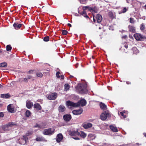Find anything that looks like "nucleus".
Segmentation results:
<instances>
[{
	"label": "nucleus",
	"mask_w": 146,
	"mask_h": 146,
	"mask_svg": "<svg viewBox=\"0 0 146 146\" xmlns=\"http://www.w3.org/2000/svg\"><path fill=\"white\" fill-rule=\"evenodd\" d=\"M78 89L81 94L86 93L87 92L86 89L87 85L86 84H79L77 86Z\"/></svg>",
	"instance_id": "f257e3e1"
},
{
	"label": "nucleus",
	"mask_w": 146,
	"mask_h": 146,
	"mask_svg": "<svg viewBox=\"0 0 146 146\" xmlns=\"http://www.w3.org/2000/svg\"><path fill=\"white\" fill-rule=\"evenodd\" d=\"M69 134L70 135L73 136L72 138L73 139L76 140L80 139L78 137L80 135V133L77 131H70L69 132Z\"/></svg>",
	"instance_id": "f03ea898"
},
{
	"label": "nucleus",
	"mask_w": 146,
	"mask_h": 146,
	"mask_svg": "<svg viewBox=\"0 0 146 146\" xmlns=\"http://www.w3.org/2000/svg\"><path fill=\"white\" fill-rule=\"evenodd\" d=\"M55 129L53 128L44 129L42 131L43 134L45 135H51L53 134Z\"/></svg>",
	"instance_id": "7ed1b4c3"
},
{
	"label": "nucleus",
	"mask_w": 146,
	"mask_h": 146,
	"mask_svg": "<svg viewBox=\"0 0 146 146\" xmlns=\"http://www.w3.org/2000/svg\"><path fill=\"white\" fill-rule=\"evenodd\" d=\"M15 125V124L12 122L8 123L6 125H4L2 127L3 130L5 131L9 130L11 128Z\"/></svg>",
	"instance_id": "20e7f679"
},
{
	"label": "nucleus",
	"mask_w": 146,
	"mask_h": 146,
	"mask_svg": "<svg viewBox=\"0 0 146 146\" xmlns=\"http://www.w3.org/2000/svg\"><path fill=\"white\" fill-rule=\"evenodd\" d=\"M57 96V93L54 92L52 93L49 95H47L46 96L48 100H54L56 98Z\"/></svg>",
	"instance_id": "39448f33"
},
{
	"label": "nucleus",
	"mask_w": 146,
	"mask_h": 146,
	"mask_svg": "<svg viewBox=\"0 0 146 146\" xmlns=\"http://www.w3.org/2000/svg\"><path fill=\"white\" fill-rule=\"evenodd\" d=\"M134 36L137 40H141L143 39H145V36L139 33H136L134 34Z\"/></svg>",
	"instance_id": "423d86ee"
},
{
	"label": "nucleus",
	"mask_w": 146,
	"mask_h": 146,
	"mask_svg": "<svg viewBox=\"0 0 146 146\" xmlns=\"http://www.w3.org/2000/svg\"><path fill=\"white\" fill-rule=\"evenodd\" d=\"M76 104H77V105H76L77 107L80 106H83L86 105V102L84 99H83L78 101V102L76 103Z\"/></svg>",
	"instance_id": "0eeeda50"
},
{
	"label": "nucleus",
	"mask_w": 146,
	"mask_h": 146,
	"mask_svg": "<svg viewBox=\"0 0 146 146\" xmlns=\"http://www.w3.org/2000/svg\"><path fill=\"white\" fill-rule=\"evenodd\" d=\"M109 115L110 114L109 113H107L106 111H104L102 113L100 116V118L102 120H105Z\"/></svg>",
	"instance_id": "6e6552de"
},
{
	"label": "nucleus",
	"mask_w": 146,
	"mask_h": 146,
	"mask_svg": "<svg viewBox=\"0 0 146 146\" xmlns=\"http://www.w3.org/2000/svg\"><path fill=\"white\" fill-rule=\"evenodd\" d=\"M63 118L66 122L69 121L72 118L71 115L70 114H66L63 116Z\"/></svg>",
	"instance_id": "1a4fd4ad"
},
{
	"label": "nucleus",
	"mask_w": 146,
	"mask_h": 146,
	"mask_svg": "<svg viewBox=\"0 0 146 146\" xmlns=\"http://www.w3.org/2000/svg\"><path fill=\"white\" fill-rule=\"evenodd\" d=\"M77 104L76 103H74L70 101H68L66 102V104L68 106H70L75 107H77L76 105H77Z\"/></svg>",
	"instance_id": "9d476101"
},
{
	"label": "nucleus",
	"mask_w": 146,
	"mask_h": 146,
	"mask_svg": "<svg viewBox=\"0 0 146 146\" xmlns=\"http://www.w3.org/2000/svg\"><path fill=\"white\" fill-rule=\"evenodd\" d=\"M83 111L82 109H80L78 110H74L72 111V113L75 115H80L82 113Z\"/></svg>",
	"instance_id": "9b49d317"
},
{
	"label": "nucleus",
	"mask_w": 146,
	"mask_h": 146,
	"mask_svg": "<svg viewBox=\"0 0 146 146\" xmlns=\"http://www.w3.org/2000/svg\"><path fill=\"white\" fill-rule=\"evenodd\" d=\"M27 108L29 109L31 108L33 106V103L30 100H27L26 102Z\"/></svg>",
	"instance_id": "f8f14e48"
},
{
	"label": "nucleus",
	"mask_w": 146,
	"mask_h": 146,
	"mask_svg": "<svg viewBox=\"0 0 146 146\" xmlns=\"http://www.w3.org/2000/svg\"><path fill=\"white\" fill-rule=\"evenodd\" d=\"M63 139V136L62 134H58L56 138V140L59 143Z\"/></svg>",
	"instance_id": "ddd939ff"
},
{
	"label": "nucleus",
	"mask_w": 146,
	"mask_h": 146,
	"mask_svg": "<svg viewBox=\"0 0 146 146\" xmlns=\"http://www.w3.org/2000/svg\"><path fill=\"white\" fill-rule=\"evenodd\" d=\"M97 22L98 23H100L101 22L102 20V16L99 14H97L95 17Z\"/></svg>",
	"instance_id": "4468645a"
},
{
	"label": "nucleus",
	"mask_w": 146,
	"mask_h": 146,
	"mask_svg": "<svg viewBox=\"0 0 146 146\" xmlns=\"http://www.w3.org/2000/svg\"><path fill=\"white\" fill-rule=\"evenodd\" d=\"M82 126L85 129H86L92 127V124L90 123H86L83 124Z\"/></svg>",
	"instance_id": "2eb2a0df"
},
{
	"label": "nucleus",
	"mask_w": 146,
	"mask_h": 146,
	"mask_svg": "<svg viewBox=\"0 0 146 146\" xmlns=\"http://www.w3.org/2000/svg\"><path fill=\"white\" fill-rule=\"evenodd\" d=\"M66 110L65 107L62 105H60L58 108V110L60 112H62Z\"/></svg>",
	"instance_id": "dca6fc26"
},
{
	"label": "nucleus",
	"mask_w": 146,
	"mask_h": 146,
	"mask_svg": "<svg viewBox=\"0 0 146 146\" xmlns=\"http://www.w3.org/2000/svg\"><path fill=\"white\" fill-rule=\"evenodd\" d=\"M1 98H9L11 96L9 93L6 94H2L1 95Z\"/></svg>",
	"instance_id": "f3484780"
},
{
	"label": "nucleus",
	"mask_w": 146,
	"mask_h": 146,
	"mask_svg": "<svg viewBox=\"0 0 146 146\" xmlns=\"http://www.w3.org/2000/svg\"><path fill=\"white\" fill-rule=\"evenodd\" d=\"M8 110L10 112L13 113L14 112V108L12 106L11 104L9 105L7 107Z\"/></svg>",
	"instance_id": "a211bd4d"
},
{
	"label": "nucleus",
	"mask_w": 146,
	"mask_h": 146,
	"mask_svg": "<svg viewBox=\"0 0 146 146\" xmlns=\"http://www.w3.org/2000/svg\"><path fill=\"white\" fill-rule=\"evenodd\" d=\"M22 25V24H18V23H15L13 25V27L16 29H19L21 27Z\"/></svg>",
	"instance_id": "6ab92c4d"
},
{
	"label": "nucleus",
	"mask_w": 146,
	"mask_h": 146,
	"mask_svg": "<svg viewBox=\"0 0 146 146\" xmlns=\"http://www.w3.org/2000/svg\"><path fill=\"white\" fill-rule=\"evenodd\" d=\"M28 139V137H27V135H25L23 136V137L22 138V139L23 140V142H21V144H25L26 142L27 141Z\"/></svg>",
	"instance_id": "aec40b11"
},
{
	"label": "nucleus",
	"mask_w": 146,
	"mask_h": 146,
	"mask_svg": "<svg viewBox=\"0 0 146 146\" xmlns=\"http://www.w3.org/2000/svg\"><path fill=\"white\" fill-rule=\"evenodd\" d=\"M129 30L131 32L134 33L135 31V28L133 26L129 25L128 26Z\"/></svg>",
	"instance_id": "412c9836"
},
{
	"label": "nucleus",
	"mask_w": 146,
	"mask_h": 146,
	"mask_svg": "<svg viewBox=\"0 0 146 146\" xmlns=\"http://www.w3.org/2000/svg\"><path fill=\"white\" fill-rule=\"evenodd\" d=\"M101 108L103 110H105L107 109L106 106L104 103L101 102L100 104Z\"/></svg>",
	"instance_id": "4be33fe9"
},
{
	"label": "nucleus",
	"mask_w": 146,
	"mask_h": 146,
	"mask_svg": "<svg viewBox=\"0 0 146 146\" xmlns=\"http://www.w3.org/2000/svg\"><path fill=\"white\" fill-rule=\"evenodd\" d=\"M110 129L113 131L117 132L118 131L117 128L115 127L113 125H110Z\"/></svg>",
	"instance_id": "5701e85b"
},
{
	"label": "nucleus",
	"mask_w": 146,
	"mask_h": 146,
	"mask_svg": "<svg viewBox=\"0 0 146 146\" xmlns=\"http://www.w3.org/2000/svg\"><path fill=\"white\" fill-rule=\"evenodd\" d=\"M18 81L20 82H28V80L27 78H20L19 79Z\"/></svg>",
	"instance_id": "b1692460"
},
{
	"label": "nucleus",
	"mask_w": 146,
	"mask_h": 146,
	"mask_svg": "<svg viewBox=\"0 0 146 146\" xmlns=\"http://www.w3.org/2000/svg\"><path fill=\"white\" fill-rule=\"evenodd\" d=\"M34 107L36 108L37 110H41V107L40 105L38 104H36L34 105Z\"/></svg>",
	"instance_id": "393cba45"
},
{
	"label": "nucleus",
	"mask_w": 146,
	"mask_h": 146,
	"mask_svg": "<svg viewBox=\"0 0 146 146\" xmlns=\"http://www.w3.org/2000/svg\"><path fill=\"white\" fill-rule=\"evenodd\" d=\"M36 141H46L45 139L43 137H37L36 139Z\"/></svg>",
	"instance_id": "a878e982"
},
{
	"label": "nucleus",
	"mask_w": 146,
	"mask_h": 146,
	"mask_svg": "<svg viewBox=\"0 0 146 146\" xmlns=\"http://www.w3.org/2000/svg\"><path fill=\"white\" fill-rule=\"evenodd\" d=\"M70 86L68 84H65L64 85V90L67 91L70 88Z\"/></svg>",
	"instance_id": "bb28decb"
},
{
	"label": "nucleus",
	"mask_w": 146,
	"mask_h": 146,
	"mask_svg": "<svg viewBox=\"0 0 146 146\" xmlns=\"http://www.w3.org/2000/svg\"><path fill=\"white\" fill-rule=\"evenodd\" d=\"M81 137L84 138L86 137V134L82 131H81V133H80V135Z\"/></svg>",
	"instance_id": "cd10ccee"
},
{
	"label": "nucleus",
	"mask_w": 146,
	"mask_h": 146,
	"mask_svg": "<svg viewBox=\"0 0 146 146\" xmlns=\"http://www.w3.org/2000/svg\"><path fill=\"white\" fill-rule=\"evenodd\" d=\"M31 114L30 111L29 110H27L25 113V115L26 117H29Z\"/></svg>",
	"instance_id": "c85d7f7f"
},
{
	"label": "nucleus",
	"mask_w": 146,
	"mask_h": 146,
	"mask_svg": "<svg viewBox=\"0 0 146 146\" xmlns=\"http://www.w3.org/2000/svg\"><path fill=\"white\" fill-rule=\"evenodd\" d=\"M7 66V64L5 62H3L0 64V67H5Z\"/></svg>",
	"instance_id": "c756f323"
},
{
	"label": "nucleus",
	"mask_w": 146,
	"mask_h": 146,
	"mask_svg": "<svg viewBox=\"0 0 146 146\" xmlns=\"http://www.w3.org/2000/svg\"><path fill=\"white\" fill-rule=\"evenodd\" d=\"M82 9L84 10H85L88 9V10L90 11H91L92 10V8L90 7L89 6H88L83 7Z\"/></svg>",
	"instance_id": "7c9ffc66"
},
{
	"label": "nucleus",
	"mask_w": 146,
	"mask_h": 146,
	"mask_svg": "<svg viewBox=\"0 0 146 146\" xmlns=\"http://www.w3.org/2000/svg\"><path fill=\"white\" fill-rule=\"evenodd\" d=\"M81 14L84 17H88L87 15L86 14V12L85 10H84L82 12Z\"/></svg>",
	"instance_id": "2f4dec72"
},
{
	"label": "nucleus",
	"mask_w": 146,
	"mask_h": 146,
	"mask_svg": "<svg viewBox=\"0 0 146 146\" xmlns=\"http://www.w3.org/2000/svg\"><path fill=\"white\" fill-rule=\"evenodd\" d=\"M12 47L10 45H8L6 46V50L7 51H9L11 50Z\"/></svg>",
	"instance_id": "473e14b6"
},
{
	"label": "nucleus",
	"mask_w": 146,
	"mask_h": 146,
	"mask_svg": "<svg viewBox=\"0 0 146 146\" xmlns=\"http://www.w3.org/2000/svg\"><path fill=\"white\" fill-rule=\"evenodd\" d=\"M133 53L136 54L138 51L136 47H134L133 48Z\"/></svg>",
	"instance_id": "72a5a7b5"
},
{
	"label": "nucleus",
	"mask_w": 146,
	"mask_h": 146,
	"mask_svg": "<svg viewBox=\"0 0 146 146\" xmlns=\"http://www.w3.org/2000/svg\"><path fill=\"white\" fill-rule=\"evenodd\" d=\"M36 75L37 76L41 77L43 75L40 72H38L36 73Z\"/></svg>",
	"instance_id": "f704fd0d"
},
{
	"label": "nucleus",
	"mask_w": 146,
	"mask_h": 146,
	"mask_svg": "<svg viewBox=\"0 0 146 146\" xmlns=\"http://www.w3.org/2000/svg\"><path fill=\"white\" fill-rule=\"evenodd\" d=\"M49 37L48 36L45 37L44 38V40L45 41H48L49 40Z\"/></svg>",
	"instance_id": "c9c22d12"
},
{
	"label": "nucleus",
	"mask_w": 146,
	"mask_h": 146,
	"mask_svg": "<svg viewBox=\"0 0 146 146\" xmlns=\"http://www.w3.org/2000/svg\"><path fill=\"white\" fill-rule=\"evenodd\" d=\"M140 29L141 30H144L145 29V25L143 24H142L141 26Z\"/></svg>",
	"instance_id": "e433bc0d"
},
{
	"label": "nucleus",
	"mask_w": 146,
	"mask_h": 146,
	"mask_svg": "<svg viewBox=\"0 0 146 146\" xmlns=\"http://www.w3.org/2000/svg\"><path fill=\"white\" fill-rule=\"evenodd\" d=\"M135 21L133 19L130 18V22L131 23H135Z\"/></svg>",
	"instance_id": "4c0bfd02"
},
{
	"label": "nucleus",
	"mask_w": 146,
	"mask_h": 146,
	"mask_svg": "<svg viewBox=\"0 0 146 146\" xmlns=\"http://www.w3.org/2000/svg\"><path fill=\"white\" fill-rule=\"evenodd\" d=\"M125 111H123L122 112H121L120 113V114L122 116H123L124 118H125L126 117V115H124V114H123V113H125Z\"/></svg>",
	"instance_id": "58836bf2"
},
{
	"label": "nucleus",
	"mask_w": 146,
	"mask_h": 146,
	"mask_svg": "<svg viewBox=\"0 0 146 146\" xmlns=\"http://www.w3.org/2000/svg\"><path fill=\"white\" fill-rule=\"evenodd\" d=\"M68 33V32L66 30H62V34L63 35H66Z\"/></svg>",
	"instance_id": "ea45409f"
},
{
	"label": "nucleus",
	"mask_w": 146,
	"mask_h": 146,
	"mask_svg": "<svg viewBox=\"0 0 146 146\" xmlns=\"http://www.w3.org/2000/svg\"><path fill=\"white\" fill-rule=\"evenodd\" d=\"M59 74H60V72H56V77H57V78H60V76L59 75Z\"/></svg>",
	"instance_id": "a19ab883"
},
{
	"label": "nucleus",
	"mask_w": 146,
	"mask_h": 146,
	"mask_svg": "<svg viewBox=\"0 0 146 146\" xmlns=\"http://www.w3.org/2000/svg\"><path fill=\"white\" fill-rule=\"evenodd\" d=\"M127 11V9L125 7L123 10L122 12L123 13H125Z\"/></svg>",
	"instance_id": "79ce46f5"
},
{
	"label": "nucleus",
	"mask_w": 146,
	"mask_h": 146,
	"mask_svg": "<svg viewBox=\"0 0 146 146\" xmlns=\"http://www.w3.org/2000/svg\"><path fill=\"white\" fill-rule=\"evenodd\" d=\"M4 115V114L3 113H2V112L0 113V118L1 117H3Z\"/></svg>",
	"instance_id": "37998d69"
},
{
	"label": "nucleus",
	"mask_w": 146,
	"mask_h": 146,
	"mask_svg": "<svg viewBox=\"0 0 146 146\" xmlns=\"http://www.w3.org/2000/svg\"><path fill=\"white\" fill-rule=\"evenodd\" d=\"M112 12H109V15L110 17H111L112 16Z\"/></svg>",
	"instance_id": "c03bdc74"
},
{
	"label": "nucleus",
	"mask_w": 146,
	"mask_h": 146,
	"mask_svg": "<svg viewBox=\"0 0 146 146\" xmlns=\"http://www.w3.org/2000/svg\"><path fill=\"white\" fill-rule=\"evenodd\" d=\"M27 77L28 78H27V79H31V78H32V76L30 75H28L27 76Z\"/></svg>",
	"instance_id": "a18cd8bd"
},
{
	"label": "nucleus",
	"mask_w": 146,
	"mask_h": 146,
	"mask_svg": "<svg viewBox=\"0 0 146 146\" xmlns=\"http://www.w3.org/2000/svg\"><path fill=\"white\" fill-rule=\"evenodd\" d=\"M35 127H38L41 128V127H40V126L39 125L37 124L36 125Z\"/></svg>",
	"instance_id": "49530a36"
},
{
	"label": "nucleus",
	"mask_w": 146,
	"mask_h": 146,
	"mask_svg": "<svg viewBox=\"0 0 146 146\" xmlns=\"http://www.w3.org/2000/svg\"><path fill=\"white\" fill-rule=\"evenodd\" d=\"M19 142L20 144L21 142H23V140L22 139V138H21V139H20V141Z\"/></svg>",
	"instance_id": "de8ad7c7"
},
{
	"label": "nucleus",
	"mask_w": 146,
	"mask_h": 146,
	"mask_svg": "<svg viewBox=\"0 0 146 146\" xmlns=\"http://www.w3.org/2000/svg\"><path fill=\"white\" fill-rule=\"evenodd\" d=\"M60 77L62 79H64V76L63 75H61Z\"/></svg>",
	"instance_id": "09e8293b"
},
{
	"label": "nucleus",
	"mask_w": 146,
	"mask_h": 146,
	"mask_svg": "<svg viewBox=\"0 0 146 146\" xmlns=\"http://www.w3.org/2000/svg\"><path fill=\"white\" fill-rule=\"evenodd\" d=\"M96 19H95L94 17L93 16V21L94 22H95L96 21Z\"/></svg>",
	"instance_id": "8fccbe9b"
},
{
	"label": "nucleus",
	"mask_w": 146,
	"mask_h": 146,
	"mask_svg": "<svg viewBox=\"0 0 146 146\" xmlns=\"http://www.w3.org/2000/svg\"><path fill=\"white\" fill-rule=\"evenodd\" d=\"M68 26L71 27V25L70 23H68Z\"/></svg>",
	"instance_id": "3c124183"
},
{
	"label": "nucleus",
	"mask_w": 146,
	"mask_h": 146,
	"mask_svg": "<svg viewBox=\"0 0 146 146\" xmlns=\"http://www.w3.org/2000/svg\"><path fill=\"white\" fill-rule=\"evenodd\" d=\"M3 133V132L2 131L1 129H0V133Z\"/></svg>",
	"instance_id": "603ef678"
},
{
	"label": "nucleus",
	"mask_w": 146,
	"mask_h": 146,
	"mask_svg": "<svg viewBox=\"0 0 146 146\" xmlns=\"http://www.w3.org/2000/svg\"><path fill=\"white\" fill-rule=\"evenodd\" d=\"M126 83L127 84H130V82H129L127 81L126 82Z\"/></svg>",
	"instance_id": "864d4df0"
},
{
	"label": "nucleus",
	"mask_w": 146,
	"mask_h": 146,
	"mask_svg": "<svg viewBox=\"0 0 146 146\" xmlns=\"http://www.w3.org/2000/svg\"><path fill=\"white\" fill-rule=\"evenodd\" d=\"M126 1H127V3H129V0H126Z\"/></svg>",
	"instance_id": "5fc2aeb1"
},
{
	"label": "nucleus",
	"mask_w": 146,
	"mask_h": 146,
	"mask_svg": "<svg viewBox=\"0 0 146 146\" xmlns=\"http://www.w3.org/2000/svg\"><path fill=\"white\" fill-rule=\"evenodd\" d=\"M33 72V71L32 70H30L29 71V73H31L32 72Z\"/></svg>",
	"instance_id": "6e6d98bb"
},
{
	"label": "nucleus",
	"mask_w": 146,
	"mask_h": 146,
	"mask_svg": "<svg viewBox=\"0 0 146 146\" xmlns=\"http://www.w3.org/2000/svg\"><path fill=\"white\" fill-rule=\"evenodd\" d=\"M125 47L126 48H127L128 47V46L127 45H125Z\"/></svg>",
	"instance_id": "4d7b16f0"
},
{
	"label": "nucleus",
	"mask_w": 146,
	"mask_h": 146,
	"mask_svg": "<svg viewBox=\"0 0 146 146\" xmlns=\"http://www.w3.org/2000/svg\"><path fill=\"white\" fill-rule=\"evenodd\" d=\"M143 134L146 137V133H144Z\"/></svg>",
	"instance_id": "13d9d810"
},
{
	"label": "nucleus",
	"mask_w": 146,
	"mask_h": 146,
	"mask_svg": "<svg viewBox=\"0 0 146 146\" xmlns=\"http://www.w3.org/2000/svg\"><path fill=\"white\" fill-rule=\"evenodd\" d=\"M145 9H146V5L145 6Z\"/></svg>",
	"instance_id": "bf43d9fd"
},
{
	"label": "nucleus",
	"mask_w": 146,
	"mask_h": 146,
	"mask_svg": "<svg viewBox=\"0 0 146 146\" xmlns=\"http://www.w3.org/2000/svg\"><path fill=\"white\" fill-rule=\"evenodd\" d=\"M2 86L0 84V88H1Z\"/></svg>",
	"instance_id": "052dcab7"
},
{
	"label": "nucleus",
	"mask_w": 146,
	"mask_h": 146,
	"mask_svg": "<svg viewBox=\"0 0 146 146\" xmlns=\"http://www.w3.org/2000/svg\"><path fill=\"white\" fill-rule=\"evenodd\" d=\"M70 77H73V76H71Z\"/></svg>",
	"instance_id": "680f3d73"
}]
</instances>
